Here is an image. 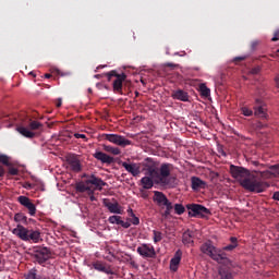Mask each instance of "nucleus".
Masks as SVG:
<instances>
[{
  "label": "nucleus",
  "mask_w": 279,
  "mask_h": 279,
  "mask_svg": "<svg viewBox=\"0 0 279 279\" xmlns=\"http://www.w3.org/2000/svg\"><path fill=\"white\" fill-rule=\"evenodd\" d=\"M66 162L71 171H74V173H80V171H82V162L80 161V158H77V156L70 155L66 159Z\"/></svg>",
  "instance_id": "15"
},
{
  "label": "nucleus",
  "mask_w": 279,
  "mask_h": 279,
  "mask_svg": "<svg viewBox=\"0 0 279 279\" xmlns=\"http://www.w3.org/2000/svg\"><path fill=\"white\" fill-rule=\"evenodd\" d=\"M95 191H99V189H90L89 192H87V195L89 196L90 202H97V197H95Z\"/></svg>",
  "instance_id": "35"
},
{
  "label": "nucleus",
  "mask_w": 279,
  "mask_h": 279,
  "mask_svg": "<svg viewBox=\"0 0 279 279\" xmlns=\"http://www.w3.org/2000/svg\"><path fill=\"white\" fill-rule=\"evenodd\" d=\"M186 208L190 217H199L201 219H204L210 215V209L199 204H189L186 205Z\"/></svg>",
  "instance_id": "8"
},
{
  "label": "nucleus",
  "mask_w": 279,
  "mask_h": 279,
  "mask_svg": "<svg viewBox=\"0 0 279 279\" xmlns=\"http://www.w3.org/2000/svg\"><path fill=\"white\" fill-rule=\"evenodd\" d=\"M93 267H94V269H96V271H101L102 274H107L108 276L112 275V269L104 266V264H101V262L93 263Z\"/></svg>",
  "instance_id": "22"
},
{
  "label": "nucleus",
  "mask_w": 279,
  "mask_h": 279,
  "mask_svg": "<svg viewBox=\"0 0 279 279\" xmlns=\"http://www.w3.org/2000/svg\"><path fill=\"white\" fill-rule=\"evenodd\" d=\"M230 173L234 180H239L242 187L250 193H263L266 189H269V183L256 178L250 170L231 165Z\"/></svg>",
  "instance_id": "2"
},
{
  "label": "nucleus",
  "mask_w": 279,
  "mask_h": 279,
  "mask_svg": "<svg viewBox=\"0 0 279 279\" xmlns=\"http://www.w3.org/2000/svg\"><path fill=\"white\" fill-rule=\"evenodd\" d=\"M182 262V251L178 250L174 256L170 259V271H178L180 263Z\"/></svg>",
  "instance_id": "17"
},
{
  "label": "nucleus",
  "mask_w": 279,
  "mask_h": 279,
  "mask_svg": "<svg viewBox=\"0 0 279 279\" xmlns=\"http://www.w3.org/2000/svg\"><path fill=\"white\" fill-rule=\"evenodd\" d=\"M5 175V169L3 166H0V178H3Z\"/></svg>",
  "instance_id": "46"
},
{
  "label": "nucleus",
  "mask_w": 279,
  "mask_h": 279,
  "mask_svg": "<svg viewBox=\"0 0 279 279\" xmlns=\"http://www.w3.org/2000/svg\"><path fill=\"white\" fill-rule=\"evenodd\" d=\"M0 265H1V259H0Z\"/></svg>",
  "instance_id": "58"
},
{
  "label": "nucleus",
  "mask_w": 279,
  "mask_h": 279,
  "mask_svg": "<svg viewBox=\"0 0 279 279\" xmlns=\"http://www.w3.org/2000/svg\"><path fill=\"white\" fill-rule=\"evenodd\" d=\"M260 45L259 40H253L251 43V51H256V49H258V46Z\"/></svg>",
  "instance_id": "38"
},
{
  "label": "nucleus",
  "mask_w": 279,
  "mask_h": 279,
  "mask_svg": "<svg viewBox=\"0 0 279 279\" xmlns=\"http://www.w3.org/2000/svg\"><path fill=\"white\" fill-rule=\"evenodd\" d=\"M163 207L166 208V210H168L170 213L174 208L173 203H171V201H169L166 205H163Z\"/></svg>",
  "instance_id": "40"
},
{
  "label": "nucleus",
  "mask_w": 279,
  "mask_h": 279,
  "mask_svg": "<svg viewBox=\"0 0 279 279\" xmlns=\"http://www.w3.org/2000/svg\"><path fill=\"white\" fill-rule=\"evenodd\" d=\"M128 214H129V217H131L130 222L133 226H138V223H141V219H138V217H136V215L134 214V210L132 208L128 209Z\"/></svg>",
  "instance_id": "26"
},
{
  "label": "nucleus",
  "mask_w": 279,
  "mask_h": 279,
  "mask_svg": "<svg viewBox=\"0 0 279 279\" xmlns=\"http://www.w3.org/2000/svg\"><path fill=\"white\" fill-rule=\"evenodd\" d=\"M272 199H275V202H279V191L272 194Z\"/></svg>",
  "instance_id": "44"
},
{
  "label": "nucleus",
  "mask_w": 279,
  "mask_h": 279,
  "mask_svg": "<svg viewBox=\"0 0 279 279\" xmlns=\"http://www.w3.org/2000/svg\"><path fill=\"white\" fill-rule=\"evenodd\" d=\"M26 279H47V278L43 275H38V270L31 269L26 275Z\"/></svg>",
  "instance_id": "27"
},
{
  "label": "nucleus",
  "mask_w": 279,
  "mask_h": 279,
  "mask_svg": "<svg viewBox=\"0 0 279 279\" xmlns=\"http://www.w3.org/2000/svg\"><path fill=\"white\" fill-rule=\"evenodd\" d=\"M171 215V211H169L168 209H166L161 216L165 217V219H167L169 216Z\"/></svg>",
  "instance_id": "45"
},
{
  "label": "nucleus",
  "mask_w": 279,
  "mask_h": 279,
  "mask_svg": "<svg viewBox=\"0 0 279 279\" xmlns=\"http://www.w3.org/2000/svg\"><path fill=\"white\" fill-rule=\"evenodd\" d=\"M137 254L143 258H156V248L151 244H142L137 247Z\"/></svg>",
  "instance_id": "11"
},
{
  "label": "nucleus",
  "mask_w": 279,
  "mask_h": 279,
  "mask_svg": "<svg viewBox=\"0 0 279 279\" xmlns=\"http://www.w3.org/2000/svg\"><path fill=\"white\" fill-rule=\"evenodd\" d=\"M275 82H276L277 88H279V75H277V76L275 77Z\"/></svg>",
  "instance_id": "48"
},
{
  "label": "nucleus",
  "mask_w": 279,
  "mask_h": 279,
  "mask_svg": "<svg viewBox=\"0 0 279 279\" xmlns=\"http://www.w3.org/2000/svg\"><path fill=\"white\" fill-rule=\"evenodd\" d=\"M14 221L16 223H27V216H25L23 213H17L14 216Z\"/></svg>",
  "instance_id": "28"
},
{
  "label": "nucleus",
  "mask_w": 279,
  "mask_h": 279,
  "mask_svg": "<svg viewBox=\"0 0 279 279\" xmlns=\"http://www.w3.org/2000/svg\"><path fill=\"white\" fill-rule=\"evenodd\" d=\"M83 178L87 179L75 184L76 193H89L93 187L101 191L107 184L104 180H101V178H98L95 174H84Z\"/></svg>",
  "instance_id": "4"
},
{
  "label": "nucleus",
  "mask_w": 279,
  "mask_h": 279,
  "mask_svg": "<svg viewBox=\"0 0 279 279\" xmlns=\"http://www.w3.org/2000/svg\"><path fill=\"white\" fill-rule=\"evenodd\" d=\"M153 202H156L157 206L162 208L169 202V198H167V195H165V193L160 191H154Z\"/></svg>",
  "instance_id": "18"
},
{
  "label": "nucleus",
  "mask_w": 279,
  "mask_h": 279,
  "mask_svg": "<svg viewBox=\"0 0 279 279\" xmlns=\"http://www.w3.org/2000/svg\"><path fill=\"white\" fill-rule=\"evenodd\" d=\"M148 196H149V195H148L146 192H143V193H142V197H143L144 199H147Z\"/></svg>",
  "instance_id": "50"
},
{
  "label": "nucleus",
  "mask_w": 279,
  "mask_h": 279,
  "mask_svg": "<svg viewBox=\"0 0 279 279\" xmlns=\"http://www.w3.org/2000/svg\"><path fill=\"white\" fill-rule=\"evenodd\" d=\"M191 182H192L193 191H199L202 189H206V182L202 181V179L197 177H192Z\"/></svg>",
  "instance_id": "21"
},
{
  "label": "nucleus",
  "mask_w": 279,
  "mask_h": 279,
  "mask_svg": "<svg viewBox=\"0 0 279 279\" xmlns=\"http://www.w3.org/2000/svg\"><path fill=\"white\" fill-rule=\"evenodd\" d=\"M102 204L109 210V213H112L113 215H123V207H121L119 202L114 201V203H112L110 199L105 198Z\"/></svg>",
  "instance_id": "13"
},
{
  "label": "nucleus",
  "mask_w": 279,
  "mask_h": 279,
  "mask_svg": "<svg viewBox=\"0 0 279 279\" xmlns=\"http://www.w3.org/2000/svg\"><path fill=\"white\" fill-rule=\"evenodd\" d=\"M256 104L260 105V99H256Z\"/></svg>",
  "instance_id": "53"
},
{
  "label": "nucleus",
  "mask_w": 279,
  "mask_h": 279,
  "mask_svg": "<svg viewBox=\"0 0 279 279\" xmlns=\"http://www.w3.org/2000/svg\"><path fill=\"white\" fill-rule=\"evenodd\" d=\"M17 202L19 204H21V206H24V208L28 210L31 217H34L36 215V205L32 203V199L29 197L21 195L17 197Z\"/></svg>",
  "instance_id": "12"
},
{
  "label": "nucleus",
  "mask_w": 279,
  "mask_h": 279,
  "mask_svg": "<svg viewBox=\"0 0 279 279\" xmlns=\"http://www.w3.org/2000/svg\"><path fill=\"white\" fill-rule=\"evenodd\" d=\"M199 90H201L202 97H210V89L207 88L205 84L199 85Z\"/></svg>",
  "instance_id": "30"
},
{
  "label": "nucleus",
  "mask_w": 279,
  "mask_h": 279,
  "mask_svg": "<svg viewBox=\"0 0 279 279\" xmlns=\"http://www.w3.org/2000/svg\"><path fill=\"white\" fill-rule=\"evenodd\" d=\"M153 234L154 243H160V241H162V232L154 230Z\"/></svg>",
  "instance_id": "32"
},
{
  "label": "nucleus",
  "mask_w": 279,
  "mask_h": 279,
  "mask_svg": "<svg viewBox=\"0 0 279 279\" xmlns=\"http://www.w3.org/2000/svg\"><path fill=\"white\" fill-rule=\"evenodd\" d=\"M104 138L105 141H109V143H113V145H118L119 147H128L129 145H132V141L119 134H105Z\"/></svg>",
  "instance_id": "10"
},
{
  "label": "nucleus",
  "mask_w": 279,
  "mask_h": 279,
  "mask_svg": "<svg viewBox=\"0 0 279 279\" xmlns=\"http://www.w3.org/2000/svg\"><path fill=\"white\" fill-rule=\"evenodd\" d=\"M270 171H274L272 175H279V163L269 167Z\"/></svg>",
  "instance_id": "37"
},
{
  "label": "nucleus",
  "mask_w": 279,
  "mask_h": 279,
  "mask_svg": "<svg viewBox=\"0 0 279 279\" xmlns=\"http://www.w3.org/2000/svg\"><path fill=\"white\" fill-rule=\"evenodd\" d=\"M236 245V238H231V244L223 248L215 247L213 243L205 242L201 246V252L220 265H230V258H228V254H226V252H232V250H235Z\"/></svg>",
  "instance_id": "3"
},
{
  "label": "nucleus",
  "mask_w": 279,
  "mask_h": 279,
  "mask_svg": "<svg viewBox=\"0 0 279 279\" xmlns=\"http://www.w3.org/2000/svg\"><path fill=\"white\" fill-rule=\"evenodd\" d=\"M45 77H46V80H49V78H51V74L47 73V74H45Z\"/></svg>",
  "instance_id": "51"
},
{
  "label": "nucleus",
  "mask_w": 279,
  "mask_h": 279,
  "mask_svg": "<svg viewBox=\"0 0 279 279\" xmlns=\"http://www.w3.org/2000/svg\"><path fill=\"white\" fill-rule=\"evenodd\" d=\"M219 276H220V279H234V277H232V272L226 269H220Z\"/></svg>",
  "instance_id": "29"
},
{
  "label": "nucleus",
  "mask_w": 279,
  "mask_h": 279,
  "mask_svg": "<svg viewBox=\"0 0 279 279\" xmlns=\"http://www.w3.org/2000/svg\"><path fill=\"white\" fill-rule=\"evenodd\" d=\"M146 161H147V162H151V158H147Z\"/></svg>",
  "instance_id": "54"
},
{
  "label": "nucleus",
  "mask_w": 279,
  "mask_h": 279,
  "mask_svg": "<svg viewBox=\"0 0 279 279\" xmlns=\"http://www.w3.org/2000/svg\"><path fill=\"white\" fill-rule=\"evenodd\" d=\"M51 248L47 246H40L35 251L34 258L38 265L45 267V263L51 258Z\"/></svg>",
  "instance_id": "9"
},
{
  "label": "nucleus",
  "mask_w": 279,
  "mask_h": 279,
  "mask_svg": "<svg viewBox=\"0 0 279 279\" xmlns=\"http://www.w3.org/2000/svg\"><path fill=\"white\" fill-rule=\"evenodd\" d=\"M171 97L178 101H189V93L184 92V89L172 90Z\"/></svg>",
  "instance_id": "19"
},
{
  "label": "nucleus",
  "mask_w": 279,
  "mask_h": 279,
  "mask_svg": "<svg viewBox=\"0 0 279 279\" xmlns=\"http://www.w3.org/2000/svg\"><path fill=\"white\" fill-rule=\"evenodd\" d=\"M10 175H19V169L16 168H10L9 169Z\"/></svg>",
  "instance_id": "43"
},
{
  "label": "nucleus",
  "mask_w": 279,
  "mask_h": 279,
  "mask_svg": "<svg viewBox=\"0 0 279 279\" xmlns=\"http://www.w3.org/2000/svg\"><path fill=\"white\" fill-rule=\"evenodd\" d=\"M185 210L186 209L182 206V204L174 205L175 215H184Z\"/></svg>",
  "instance_id": "33"
},
{
  "label": "nucleus",
  "mask_w": 279,
  "mask_h": 279,
  "mask_svg": "<svg viewBox=\"0 0 279 279\" xmlns=\"http://www.w3.org/2000/svg\"><path fill=\"white\" fill-rule=\"evenodd\" d=\"M43 130V123L33 120L31 118H26L21 126H17L16 131L24 136V138H35L36 131Z\"/></svg>",
  "instance_id": "6"
},
{
  "label": "nucleus",
  "mask_w": 279,
  "mask_h": 279,
  "mask_svg": "<svg viewBox=\"0 0 279 279\" xmlns=\"http://www.w3.org/2000/svg\"><path fill=\"white\" fill-rule=\"evenodd\" d=\"M243 60H247V56L235 57L233 59L234 62H243Z\"/></svg>",
  "instance_id": "42"
},
{
  "label": "nucleus",
  "mask_w": 279,
  "mask_h": 279,
  "mask_svg": "<svg viewBox=\"0 0 279 279\" xmlns=\"http://www.w3.org/2000/svg\"><path fill=\"white\" fill-rule=\"evenodd\" d=\"M255 173H259V178H262V180H269V178H271L272 173L271 171H255Z\"/></svg>",
  "instance_id": "31"
},
{
  "label": "nucleus",
  "mask_w": 279,
  "mask_h": 279,
  "mask_svg": "<svg viewBox=\"0 0 279 279\" xmlns=\"http://www.w3.org/2000/svg\"><path fill=\"white\" fill-rule=\"evenodd\" d=\"M12 234H15L17 239L26 243H40V231L27 229L22 225H17L16 228L12 230Z\"/></svg>",
  "instance_id": "5"
},
{
  "label": "nucleus",
  "mask_w": 279,
  "mask_h": 279,
  "mask_svg": "<svg viewBox=\"0 0 279 279\" xmlns=\"http://www.w3.org/2000/svg\"><path fill=\"white\" fill-rule=\"evenodd\" d=\"M0 162L5 167H10V157L8 155H0Z\"/></svg>",
  "instance_id": "34"
},
{
  "label": "nucleus",
  "mask_w": 279,
  "mask_h": 279,
  "mask_svg": "<svg viewBox=\"0 0 279 279\" xmlns=\"http://www.w3.org/2000/svg\"><path fill=\"white\" fill-rule=\"evenodd\" d=\"M255 117H259V119H267V112H265V108L263 106L254 107Z\"/></svg>",
  "instance_id": "25"
},
{
  "label": "nucleus",
  "mask_w": 279,
  "mask_h": 279,
  "mask_svg": "<svg viewBox=\"0 0 279 279\" xmlns=\"http://www.w3.org/2000/svg\"><path fill=\"white\" fill-rule=\"evenodd\" d=\"M108 81L112 80V77H116L112 87L113 93H118V95H123V82L128 80V75L125 73L119 74L117 71L112 70L107 73Z\"/></svg>",
  "instance_id": "7"
},
{
  "label": "nucleus",
  "mask_w": 279,
  "mask_h": 279,
  "mask_svg": "<svg viewBox=\"0 0 279 279\" xmlns=\"http://www.w3.org/2000/svg\"><path fill=\"white\" fill-rule=\"evenodd\" d=\"M221 155H222V156H227V155H226V151H221Z\"/></svg>",
  "instance_id": "56"
},
{
  "label": "nucleus",
  "mask_w": 279,
  "mask_h": 279,
  "mask_svg": "<svg viewBox=\"0 0 279 279\" xmlns=\"http://www.w3.org/2000/svg\"><path fill=\"white\" fill-rule=\"evenodd\" d=\"M93 156L96 160H99V162H101L102 165H112V162H114V157L101 150H96Z\"/></svg>",
  "instance_id": "16"
},
{
  "label": "nucleus",
  "mask_w": 279,
  "mask_h": 279,
  "mask_svg": "<svg viewBox=\"0 0 279 279\" xmlns=\"http://www.w3.org/2000/svg\"><path fill=\"white\" fill-rule=\"evenodd\" d=\"M140 93L138 92H135V97H138Z\"/></svg>",
  "instance_id": "55"
},
{
  "label": "nucleus",
  "mask_w": 279,
  "mask_h": 279,
  "mask_svg": "<svg viewBox=\"0 0 279 279\" xmlns=\"http://www.w3.org/2000/svg\"><path fill=\"white\" fill-rule=\"evenodd\" d=\"M171 169H173V165L171 163H162L159 168V172L156 171V168L149 166L146 177L141 179L143 189L147 191L154 189V182L155 184H160V186H173L175 178L171 177Z\"/></svg>",
  "instance_id": "1"
},
{
  "label": "nucleus",
  "mask_w": 279,
  "mask_h": 279,
  "mask_svg": "<svg viewBox=\"0 0 279 279\" xmlns=\"http://www.w3.org/2000/svg\"><path fill=\"white\" fill-rule=\"evenodd\" d=\"M254 165H258V162H254Z\"/></svg>",
  "instance_id": "57"
},
{
  "label": "nucleus",
  "mask_w": 279,
  "mask_h": 279,
  "mask_svg": "<svg viewBox=\"0 0 279 279\" xmlns=\"http://www.w3.org/2000/svg\"><path fill=\"white\" fill-rule=\"evenodd\" d=\"M167 66H174L173 63H168Z\"/></svg>",
  "instance_id": "52"
},
{
  "label": "nucleus",
  "mask_w": 279,
  "mask_h": 279,
  "mask_svg": "<svg viewBox=\"0 0 279 279\" xmlns=\"http://www.w3.org/2000/svg\"><path fill=\"white\" fill-rule=\"evenodd\" d=\"M62 106V99H58V101H57V108H60Z\"/></svg>",
  "instance_id": "49"
},
{
  "label": "nucleus",
  "mask_w": 279,
  "mask_h": 279,
  "mask_svg": "<svg viewBox=\"0 0 279 279\" xmlns=\"http://www.w3.org/2000/svg\"><path fill=\"white\" fill-rule=\"evenodd\" d=\"M74 136H75V138H86V135H84L82 133H75Z\"/></svg>",
  "instance_id": "47"
},
{
  "label": "nucleus",
  "mask_w": 279,
  "mask_h": 279,
  "mask_svg": "<svg viewBox=\"0 0 279 279\" xmlns=\"http://www.w3.org/2000/svg\"><path fill=\"white\" fill-rule=\"evenodd\" d=\"M102 149L104 151H107V154H112V156L121 155V149L119 147L104 144Z\"/></svg>",
  "instance_id": "23"
},
{
  "label": "nucleus",
  "mask_w": 279,
  "mask_h": 279,
  "mask_svg": "<svg viewBox=\"0 0 279 279\" xmlns=\"http://www.w3.org/2000/svg\"><path fill=\"white\" fill-rule=\"evenodd\" d=\"M109 223H116V226H121L122 228H130L132 225L130 222H125L121 220V216H110L108 218Z\"/></svg>",
  "instance_id": "20"
},
{
  "label": "nucleus",
  "mask_w": 279,
  "mask_h": 279,
  "mask_svg": "<svg viewBox=\"0 0 279 279\" xmlns=\"http://www.w3.org/2000/svg\"><path fill=\"white\" fill-rule=\"evenodd\" d=\"M121 166L128 171V173H131L133 178H138L141 175V165L136 162L128 163V161H122Z\"/></svg>",
  "instance_id": "14"
},
{
  "label": "nucleus",
  "mask_w": 279,
  "mask_h": 279,
  "mask_svg": "<svg viewBox=\"0 0 279 279\" xmlns=\"http://www.w3.org/2000/svg\"><path fill=\"white\" fill-rule=\"evenodd\" d=\"M182 243L184 245H191L193 243V234L191 233L190 230L185 231L182 235Z\"/></svg>",
  "instance_id": "24"
},
{
  "label": "nucleus",
  "mask_w": 279,
  "mask_h": 279,
  "mask_svg": "<svg viewBox=\"0 0 279 279\" xmlns=\"http://www.w3.org/2000/svg\"><path fill=\"white\" fill-rule=\"evenodd\" d=\"M241 112L244 114V117H252V114H254V111L247 107H242Z\"/></svg>",
  "instance_id": "36"
},
{
  "label": "nucleus",
  "mask_w": 279,
  "mask_h": 279,
  "mask_svg": "<svg viewBox=\"0 0 279 279\" xmlns=\"http://www.w3.org/2000/svg\"><path fill=\"white\" fill-rule=\"evenodd\" d=\"M279 40V29H277L275 33H274V37L271 38V41L272 43H278Z\"/></svg>",
  "instance_id": "41"
},
{
  "label": "nucleus",
  "mask_w": 279,
  "mask_h": 279,
  "mask_svg": "<svg viewBox=\"0 0 279 279\" xmlns=\"http://www.w3.org/2000/svg\"><path fill=\"white\" fill-rule=\"evenodd\" d=\"M260 70H262L260 65H257V66L250 70V74L251 75H258V73H260Z\"/></svg>",
  "instance_id": "39"
}]
</instances>
